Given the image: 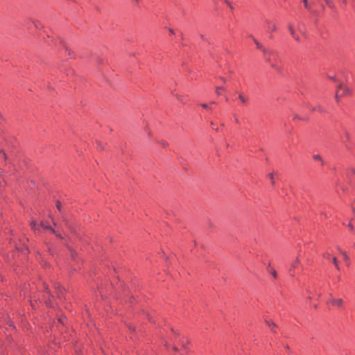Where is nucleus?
Returning a JSON list of instances; mask_svg holds the SVG:
<instances>
[{"instance_id": "nucleus-38", "label": "nucleus", "mask_w": 355, "mask_h": 355, "mask_svg": "<svg viewBox=\"0 0 355 355\" xmlns=\"http://www.w3.org/2000/svg\"><path fill=\"white\" fill-rule=\"evenodd\" d=\"M337 249L340 252V253L341 254V251H343V250L340 249V248L338 247Z\"/></svg>"}, {"instance_id": "nucleus-42", "label": "nucleus", "mask_w": 355, "mask_h": 355, "mask_svg": "<svg viewBox=\"0 0 355 355\" xmlns=\"http://www.w3.org/2000/svg\"><path fill=\"white\" fill-rule=\"evenodd\" d=\"M173 350H175V351H176V350L178 349H177V347H175V346H173Z\"/></svg>"}, {"instance_id": "nucleus-1", "label": "nucleus", "mask_w": 355, "mask_h": 355, "mask_svg": "<svg viewBox=\"0 0 355 355\" xmlns=\"http://www.w3.org/2000/svg\"><path fill=\"white\" fill-rule=\"evenodd\" d=\"M31 226L32 230L35 232H39L40 231V228H42L43 230H49L55 234V230L49 225L48 222L41 221L38 223L37 221L33 220L31 223Z\"/></svg>"}, {"instance_id": "nucleus-12", "label": "nucleus", "mask_w": 355, "mask_h": 355, "mask_svg": "<svg viewBox=\"0 0 355 355\" xmlns=\"http://www.w3.org/2000/svg\"><path fill=\"white\" fill-rule=\"evenodd\" d=\"M267 325L271 328L272 331H275V328L276 327V324L272 320H266V321Z\"/></svg>"}, {"instance_id": "nucleus-30", "label": "nucleus", "mask_w": 355, "mask_h": 355, "mask_svg": "<svg viewBox=\"0 0 355 355\" xmlns=\"http://www.w3.org/2000/svg\"><path fill=\"white\" fill-rule=\"evenodd\" d=\"M348 227H349V228L350 229L351 231L354 230V227H353V225H352V224L351 223H349L348 224Z\"/></svg>"}, {"instance_id": "nucleus-45", "label": "nucleus", "mask_w": 355, "mask_h": 355, "mask_svg": "<svg viewBox=\"0 0 355 355\" xmlns=\"http://www.w3.org/2000/svg\"><path fill=\"white\" fill-rule=\"evenodd\" d=\"M354 173H355V171H354Z\"/></svg>"}, {"instance_id": "nucleus-24", "label": "nucleus", "mask_w": 355, "mask_h": 355, "mask_svg": "<svg viewBox=\"0 0 355 355\" xmlns=\"http://www.w3.org/2000/svg\"><path fill=\"white\" fill-rule=\"evenodd\" d=\"M269 177H270V179L272 183L275 184L273 173H270Z\"/></svg>"}, {"instance_id": "nucleus-21", "label": "nucleus", "mask_w": 355, "mask_h": 355, "mask_svg": "<svg viewBox=\"0 0 355 355\" xmlns=\"http://www.w3.org/2000/svg\"><path fill=\"white\" fill-rule=\"evenodd\" d=\"M62 46H63V48L64 49L65 52L67 53L69 55H70L71 51L67 46H65L64 44H63Z\"/></svg>"}, {"instance_id": "nucleus-16", "label": "nucleus", "mask_w": 355, "mask_h": 355, "mask_svg": "<svg viewBox=\"0 0 355 355\" xmlns=\"http://www.w3.org/2000/svg\"><path fill=\"white\" fill-rule=\"evenodd\" d=\"M327 5L330 8H334L335 6H334V2L331 1V0H324Z\"/></svg>"}, {"instance_id": "nucleus-8", "label": "nucleus", "mask_w": 355, "mask_h": 355, "mask_svg": "<svg viewBox=\"0 0 355 355\" xmlns=\"http://www.w3.org/2000/svg\"><path fill=\"white\" fill-rule=\"evenodd\" d=\"M239 99L241 101V102L243 104H246L248 102V97L244 96L242 93L239 94Z\"/></svg>"}, {"instance_id": "nucleus-34", "label": "nucleus", "mask_w": 355, "mask_h": 355, "mask_svg": "<svg viewBox=\"0 0 355 355\" xmlns=\"http://www.w3.org/2000/svg\"><path fill=\"white\" fill-rule=\"evenodd\" d=\"M201 107L207 108V104H201Z\"/></svg>"}, {"instance_id": "nucleus-11", "label": "nucleus", "mask_w": 355, "mask_h": 355, "mask_svg": "<svg viewBox=\"0 0 355 355\" xmlns=\"http://www.w3.org/2000/svg\"><path fill=\"white\" fill-rule=\"evenodd\" d=\"M29 21L31 22L36 28L39 29L42 28V25L40 21L35 19H29Z\"/></svg>"}, {"instance_id": "nucleus-27", "label": "nucleus", "mask_w": 355, "mask_h": 355, "mask_svg": "<svg viewBox=\"0 0 355 355\" xmlns=\"http://www.w3.org/2000/svg\"><path fill=\"white\" fill-rule=\"evenodd\" d=\"M271 274H272V275L275 278H276V277H277V272H276L275 270H272V271L271 272Z\"/></svg>"}, {"instance_id": "nucleus-23", "label": "nucleus", "mask_w": 355, "mask_h": 355, "mask_svg": "<svg viewBox=\"0 0 355 355\" xmlns=\"http://www.w3.org/2000/svg\"><path fill=\"white\" fill-rule=\"evenodd\" d=\"M303 3H304V7L306 9H309V3H308V1L307 0H303Z\"/></svg>"}, {"instance_id": "nucleus-43", "label": "nucleus", "mask_w": 355, "mask_h": 355, "mask_svg": "<svg viewBox=\"0 0 355 355\" xmlns=\"http://www.w3.org/2000/svg\"><path fill=\"white\" fill-rule=\"evenodd\" d=\"M330 79L331 80H336L335 78L334 77H330Z\"/></svg>"}, {"instance_id": "nucleus-6", "label": "nucleus", "mask_w": 355, "mask_h": 355, "mask_svg": "<svg viewBox=\"0 0 355 355\" xmlns=\"http://www.w3.org/2000/svg\"><path fill=\"white\" fill-rule=\"evenodd\" d=\"M330 302L333 305H336L340 308H342L344 304L343 299H336L332 297L331 294L330 295Z\"/></svg>"}, {"instance_id": "nucleus-44", "label": "nucleus", "mask_w": 355, "mask_h": 355, "mask_svg": "<svg viewBox=\"0 0 355 355\" xmlns=\"http://www.w3.org/2000/svg\"><path fill=\"white\" fill-rule=\"evenodd\" d=\"M271 66H272V67H275V64H271Z\"/></svg>"}, {"instance_id": "nucleus-10", "label": "nucleus", "mask_w": 355, "mask_h": 355, "mask_svg": "<svg viewBox=\"0 0 355 355\" xmlns=\"http://www.w3.org/2000/svg\"><path fill=\"white\" fill-rule=\"evenodd\" d=\"M341 254L343 256V259H344L345 261L346 262V264L347 266H349V256L347 255V252L345 251H341Z\"/></svg>"}, {"instance_id": "nucleus-25", "label": "nucleus", "mask_w": 355, "mask_h": 355, "mask_svg": "<svg viewBox=\"0 0 355 355\" xmlns=\"http://www.w3.org/2000/svg\"><path fill=\"white\" fill-rule=\"evenodd\" d=\"M160 144H161L163 147H164V148H165V147H166V146H167V145H168L167 142L164 141H162L160 142Z\"/></svg>"}, {"instance_id": "nucleus-7", "label": "nucleus", "mask_w": 355, "mask_h": 355, "mask_svg": "<svg viewBox=\"0 0 355 355\" xmlns=\"http://www.w3.org/2000/svg\"><path fill=\"white\" fill-rule=\"evenodd\" d=\"M288 29H289V31L291 33V35L293 36V37L297 41V42H300V37L296 34L295 30H294V28L292 24H288Z\"/></svg>"}, {"instance_id": "nucleus-37", "label": "nucleus", "mask_w": 355, "mask_h": 355, "mask_svg": "<svg viewBox=\"0 0 355 355\" xmlns=\"http://www.w3.org/2000/svg\"><path fill=\"white\" fill-rule=\"evenodd\" d=\"M324 256H325V257H327V259H329V257H330V254H326Z\"/></svg>"}, {"instance_id": "nucleus-28", "label": "nucleus", "mask_w": 355, "mask_h": 355, "mask_svg": "<svg viewBox=\"0 0 355 355\" xmlns=\"http://www.w3.org/2000/svg\"><path fill=\"white\" fill-rule=\"evenodd\" d=\"M207 225L209 228H213L214 226V224L210 221L208 222Z\"/></svg>"}, {"instance_id": "nucleus-18", "label": "nucleus", "mask_w": 355, "mask_h": 355, "mask_svg": "<svg viewBox=\"0 0 355 355\" xmlns=\"http://www.w3.org/2000/svg\"><path fill=\"white\" fill-rule=\"evenodd\" d=\"M56 207L58 209V210L61 213V214H62V204L60 201H57L56 202Z\"/></svg>"}, {"instance_id": "nucleus-31", "label": "nucleus", "mask_w": 355, "mask_h": 355, "mask_svg": "<svg viewBox=\"0 0 355 355\" xmlns=\"http://www.w3.org/2000/svg\"><path fill=\"white\" fill-rule=\"evenodd\" d=\"M76 256V253L73 251L71 252V257L75 259Z\"/></svg>"}, {"instance_id": "nucleus-14", "label": "nucleus", "mask_w": 355, "mask_h": 355, "mask_svg": "<svg viewBox=\"0 0 355 355\" xmlns=\"http://www.w3.org/2000/svg\"><path fill=\"white\" fill-rule=\"evenodd\" d=\"M224 90H225V89L223 87H216V92L218 95H221Z\"/></svg>"}, {"instance_id": "nucleus-22", "label": "nucleus", "mask_w": 355, "mask_h": 355, "mask_svg": "<svg viewBox=\"0 0 355 355\" xmlns=\"http://www.w3.org/2000/svg\"><path fill=\"white\" fill-rule=\"evenodd\" d=\"M97 148H98V150H103V145H102V144H101V142H98V143L97 144Z\"/></svg>"}, {"instance_id": "nucleus-3", "label": "nucleus", "mask_w": 355, "mask_h": 355, "mask_svg": "<svg viewBox=\"0 0 355 355\" xmlns=\"http://www.w3.org/2000/svg\"><path fill=\"white\" fill-rule=\"evenodd\" d=\"M53 295L51 294L50 291L48 287H44V293L42 295V300H44L46 306L52 307L53 302H51V298H53Z\"/></svg>"}, {"instance_id": "nucleus-35", "label": "nucleus", "mask_w": 355, "mask_h": 355, "mask_svg": "<svg viewBox=\"0 0 355 355\" xmlns=\"http://www.w3.org/2000/svg\"><path fill=\"white\" fill-rule=\"evenodd\" d=\"M25 25L27 26L28 28H30L29 23L26 22Z\"/></svg>"}, {"instance_id": "nucleus-13", "label": "nucleus", "mask_w": 355, "mask_h": 355, "mask_svg": "<svg viewBox=\"0 0 355 355\" xmlns=\"http://www.w3.org/2000/svg\"><path fill=\"white\" fill-rule=\"evenodd\" d=\"M1 146H2V141H0V155L3 158V159L6 160V153H4V150L3 149Z\"/></svg>"}, {"instance_id": "nucleus-39", "label": "nucleus", "mask_w": 355, "mask_h": 355, "mask_svg": "<svg viewBox=\"0 0 355 355\" xmlns=\"http://www.w3.org/2000/svg\"><path fill=\"white\" fill-rule=\"evenodd\" d=\"M293 119H298V116H297V115H296V114H294V116H293Z\"/></svg>"}, {"instance_id": "nucleus-36", "label": "nucleus", "mask_w": 355, "mask_h": 355, "mask_svg": "<svg viewBox=\"0 0 355 355\" xmlns=\"http://www.w3.org/2000/svg\"><path fill=\"white\" fill-rule=\"evenodd\" d=\"M169 31L171 34H174V31L173 29L170 28Z\"/></svg>"}, {"instance_id": "nucleus-2", "label": "nucleus", "mask_w": 355, "mask_h": 355, "mask_svg": "<svg viewBox=\"0 0 355 355\" xmlns=\"http://www.w3.org/2000/svg\"><path fill=\"white\" fill-rule=\"evenodd\" d=\"M351 92V89L348 87L340 83L336 91L335 99L339 102L341 98L349 95Z\"/></svg>"}, {"instance_id": "nucleus-26", "label": "nucleus", "mask_w": 355, "mask_h": 355, "mask_svg": "<svg viewBox=\"0 0 355 355\" xmlns=\"http://www.w3.org/2000/svg\"><path fill=\"white\" fill-rule=\"evenodd\" d=\"M345 136L347 141H349V134L348 132H345Z\"/></svg>"}, {"instance_id": "nucleus-17", "label": "nucleus", "mask_w": 355, "mask_h": 355, "mask_svg": "<svg viewBox=\"0 0 355 355\" xmlns=\"http://www.w3.org/2000/svg\"><path fill=\"white\" fill-rule=\"evenodd\" d=\"M332 261H333V263H334V266H336V268L338 270H340V267H339V265H338V261H337L336 257H334L332 258Z\"/></svg>"}, {"instance_id": "nucleus-32", "label": "nucleus", "mask_w": 355, "mask_h": 355, "mask_svg": "<svg viewBox=\"0 0 355 355\" xmlns=\"http://www.w3.org/2000/svg\"><path fill=\"white\" fill-rule=\"evenodd\" d=\"M62 220L66 225L67 224L65 216L64 215H62Z\"/></svg>"}, {"instance_id": "nucleus-40", "label": "nucleus", "mask_w": 355, "mask_h": 355, "mask_svg": "<svg viewBox=\"0 0 355 355\" xmlns=\"http://www.w3.org/2000/svg\"><path fill=\"white\" fill-rule=\"evenodd\" d=\"M220 79L223 83H225V79L224 78H221Z\"/></svg>"}, {"instance_id": "nucleus-29", "label": "nucleus", "mask_w": 355, "mask_h": 355, "mask_svg": "<svg viewBox=\"0 0 355 355\" xmlns=\"http://www.w3.org/2000/svg\"><path fill=\"white\" fill-rule=\"evenodd\" d=\"M58 297H60L61 295L62 294V288H59V291H58Z\"/></svg>"}, {"instance_id": "nucleus-15", "label": "nucleus", "mask_w": 355, "mask_h": 355, "mask_svg": "<svg viewBox=\"0 0 355 355\" xmlns=\"http://www.w3.org/2000/svg\"><path fill=\"white\" fill-rule=\"evenodd\" d=\"M273 53H274L273 54H267V56H266H266H264L265 60H266V61L267 62H268V63H271V58H270V57H271V56H273V55H275L276 54L275 51H273Z\"/></svg>"}, {"instance_id": "nucleus-9", "label": "nucleus", "mask_w": 355, "mask_h": 355, "mask_svg": "<svg viewBox=\"0 0 355 355\" xmlns=\"http://www.w3.org/2000/svg\"><path fill=\"white\" fill-rule=\"evenodd\" d=\"M266 24H268V27L269 31H275L277 29L276 25L274 23H272L269 20L266 21Z\"/></svg>"}, {"instance_id": "nucleus-33", "label": "nucleus", "mask_w": 355, "mask_h": 355, "mask_svg": "<svg viewBox=\"0 0 355 355\" xmlns=\"http://www.w3.org/2000/svg\"><path fill=\"white\" fill-rule=\"evenodd\" d=\"M58 321H59V322H60V323H62V324H63V323H64V320H63V319H62V318H59Z\"/></svg>"}, {"instance_id": "nucleus-41", "label": "nucleus", "mask_w": 355, "mask_h": 355, "mask_svg": "<svg viewBox=\"0 0 355 355\" xmlns=\"http://www.w3.org/2000/svg\"><path fill=\"white\" fill-rule=\"evenodd\" d=\"M343 2L344 4H345V5L347 4V0H343Z\"/></svg>"}, {"instance_id": "nucleus-4", "label": "nucleus", "mask_w": 355, "mask_h": 355, "mask_svg": "<svg viewBox=\"0 0 355 355\" xmlns=\"http://www.w3.org/2000/svg\"><path fill=\"white\" fill-rule=\"evenodd\" d=\"M254 43H255V44H256L257 47L259 49H260V50L263 52V53L264 56H266H266H267V54H273V53H273V51L266 49V48H265V47H264V46H263L261 43H259L257 40H255V39H254Z\"/></svg>"}, {"instance_id": "nucleus-5", "label": "nucleus", "mask_w": 355, "mask_h": 355, "mask_svg": "<svg viewBox=\"0 0 355 355\" xmlns=\"http://www.w3.org/2000/svg\"><path fill=\"white\" fill-rule=\"evenodd\" d=\"M300 265V260L298 257H296L291 263V267L289 268L291 275L293 276L294 274L293 272L295 270V268H298V266Z\"/></svg>"}, {"instance_id": "nucleus-19", "label": "nucleus", "mask_w": 355, "mask_h": 355, "mask_svg": "<svg viewBox=\"0 0 355 355\" xmlns=\"http://www.w3.org/2000/svg\"><path fill=\"white\" fill-rule=\"evenodd\" d=\"M224 2L231 10H234V6L228 0H224Z\"/></svg>"}, {"instance_id": "nucleus-20", "label": "nucleus", "mask_w": 355, "mask_h": 355, "mask_svg": "<svg viewBox=\"0 0 355 355\" xmlns=\"http://www.w3.org/2000/svg\"><path fill=\"white\" fill-rule=\"evenodd\" d=\"M313 159H314L315 160H318V161L322 162V157H320V155H313Z\"/></svg>"}]
</instances>
